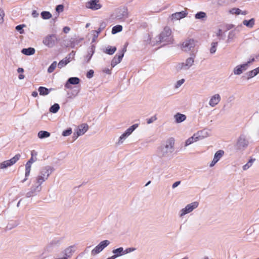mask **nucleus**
<instances>
[{
	"label": "nucleus",
	"mask_w": 259,
	"mask_h": 259,
	"mask_svg": "<svg viewBox=\"0 0 259 259\" xmlns=\"http://www.w3.org/2000/svg\"><path fill=\"white\" fill-rule=\"evenodd\" d=\"M103 72H104V73H105L107 74H110L111 73V69L107 68H105L103 69Z\"/></svg>",
	"instance_id": "bf43d9fd"
},
{
	"label": "nucleus",
	"mask_w": 259,
	"mask_h": 259,
	"mask_svg": "<svg viewBox=\"0 0 259 259\" xmlns=\"http://www.w3.org/2000/svg\"><path fill=\"white\" fill-rule=\"evenodd\" d=\"M87 7L93 10H97L100 9L102 6L99 0H91L87 3Z\"/></svg>",
	"instance_id": "a211bd4d"
},
{
	"label": "nucleus",
	"mask_w": 259,
	"mask_h": 259,
	"mask_svg": "<svg viewBox=\"0 0 259 259\" xmlns=\"http://www.w3.org/2000/svg\"><path fill=\"white\" fill-rule=\"evenodd\" d=\"M181 184V181H177L174 183L172 185V189H175L177 187Z\"/></svg>",
	"instance_id": "052dcab7"
},
{
	"label": "nucleus",
	"mask_w": 259,
	"mask_h": 259,
	"mask_svg": "<svg viewBox=\"0 0 259 259\" xmlns=\"http://www.w3.org/2000/svg\"><path fill=\"white\" fill-rule=\"evenodd\" d=\"M53 171V167L50 166H46L42 168L35 178L34 185L31 187L30 191L26 193V197H30L39 192L41 190V184L48 180Z\"/></svg>",
	"instance_id": "f257e3e1"
},
{
	"label": "nucleus",
	"mask_w": 259,
	"mask_h": 259,
	"mask_svg": "<svg viewBox=\"0 0 259 259\" xmlns=\"http://www.w3.org/2000/svg\"><path fill=\"white\" fill-rule=\"evenodd\" d=\"M175 140L174 138L168 139L157 148L156 151L157 156L161 158L170 157L175 150Z\"/></svg>",
	"instance_id": "f03ea898"
},
{
	"label": "nucleus",
	"mask_w": 259,
	"mask_h": 259,
	"mask_svg": "<svg viewBox=\"0 0 259 259\" xmlns=\"http://www.w3.org/2000/svg\"><path fill=\"white\" fill-rule=\"evenodd\" d=\"M242 23L244 25L248 28H252L255 23V20L254 18H251L249 20H244L243 21Z\"/></svg>",
	"instance_id": "c756f323"
},
{
	"label": "nucleus",
	"mask_w": 259,
	"mask_h": 259,
	"mask_svg": "<svg viewBox=\"0 0 259 259\" xmlns=\"http://www.w3.org/2000/svg\"><path fill=\"white\" fill-rule=\"evenodd\" d=\"M182 49L184 52L195 55L198 51L197 41L193 39H187L182 43Z\"/></svg>",
	"instance_id": "20e7f679"
},
{
	"label": "nucleus",
	"mask_w": 259,
	"mask_h": 259,
	"mask_svg": "<svg viewBox=\"0 0 259 259\" xmlns=\"http://www.w3.org/2000/svg\"><path fill=\"white\" fill-rule=\"evenodd\" d=\"M95 52V47L92 46L91 48L89 49L88 52V55L85 56V59L87 62H89L90 60L91 59L93 55Z\"/></svg>",
	"instance_id": "7c9ffc66"
},
{
	"label": "nucleus",
	"mask_w": 259,
	"mask_h": 259,
	"mask_svg": "<svg viewBox=\"0 0 259 259\" xmlns=\"http://www.w3.org/2000/svg\"><path fill=\"white\" fill-rule=\"evenodd\" d=\"M110 242L108 240H105L101 241L91 251V254L93 255H96L101 252L104 248L108 246Z\"/></svg>",
	"instance_id": "9b49d317"
},
{
	"label": "nucleus",
	"mask_w": 259,
	"mask_h": 259,
	"mask_svg": "<svg viewBox=\"0 0 259 259\" xmlns=\"http://www.w3.org/2000/svg\"><path fill=\"white\" fill-rule=\"evenodd\" d=\"M32 15L34 18H36L38 16V13L35 10H34L32 13Z\"/></svg>",
	"instance_id": "e2e57ef3"
},
{
	"label": "nucleus",
	"mask_w": 259,
	"mask_h": 259,
	"mask_svg": "<svg viewBox=\"0 0 259 259\" xmlns=\"http://www.w3.org/2000/svg\"><path fill=\"white\" fill-rule=\"evenodd\" d=\"M75 56V52L72 51L64 59L69 63L74 58Z\"/></svg>",
	"instance_id": "79ce46f5"
},
{
	"label": "nucleus",
	"mask_w": 259,
	"mask_h": 259,
	"mask_svg": "<svg viewBox=\"0 0 259 259\" xmlns=\"http://www.w3.org/2000/svg\"><path fill=\"white\" fill-rule=\"evenodd\" d=\"M218 45V41H213L211 43V46L209 49V52L211 54H213L216 52Z\"/></svg>",
	"instance_id": "72a5a7b5"
},
{
	"label": "nucleus",
	"mask_w": 259,
	"mask_h": 259,
	"mask_svg": "<svg viewBox=\"0 0 259 259\" xmlns=\"http://www.w3.org/2000/svg\"><path fill=\"white\" fill-rule=\"evenodd\" d=\"M206 14L203 12H199L196 13L195 15V18L196 19H201L205 18Z\"/></svg>",
	"instance_id": "4c0bfd02"
},
{
	"label": "nucleus",
	"mask_w": 259,
	"mask_h": 259,
	"mask_svg": "<svg viewBox=\"0 0 259 259\" xmlns=\"http://www.w3.org/2000/svg\"><path fill=\"white\" fill-rule=\"evenodd\" d=\"M31 164H29L28 163H26L25 164V175L26 176V177H28L30 175V171H31Z\"/></svg>",
	"instance_id": "58836bf2"
},
{
	"label": "nucleus",
	"mask_w": 259,
	"mask_h": 259,
	"mask_svg": "<svg viewBox=\"0 0 259 259\" xmlns=\"http://www.w3.org/2000/svg\"><path fill=\"white\" fill-rule=\"evenodd\" d=\"M72 133V129L71 128H69L66 130H65L62 133V136L64 137H67L70 135Z\"/></svg>",
	"instance_id": "8fccbe9b"
},
{
	"label": "nucleus",
	"mask_w": 259,
	"mask_h": 259,
	"mask_svg": "<svg viewBox=\"0 0 259 259\" xmlns=\"http://www.w3.org/2000/svg\"><path fill=\"white\" fill-rule=\"evenodd\" d=\"M199 206V202L194 201L188 204L184 208L181 209L179 211V216L181 218L183 217L187 214L191 213Z\"/></svg>",
	"instance_id": "6e6552de"
},
{
	"label": "nucleus",
	"mask_w": 259,
	"mask_h": 259,
	"mask_svg": "<svg viewBox=\"0 0 259 259\" xmlns=\"http://www.w3.org/2000/svg\"><path fill=\"white\" fill-rule=\"evenodd\" d=\"M188 12L186 9L179 12H176L172 14L169 17V20L171 22L180 20L188 15Z\"/></svg>",
	"instance_id": "f8f14e48"
},
{
	"label": "nucleus",
	"mask_w": 259,
	"mask_h": 259,
	"mask_svg": "<svg viewBox=\"0 0 259 259\" xmlns=\"http://www.w3.org/2000/svg\"><path fill=\"white\" fill-rule=\"evenodd\" d=\"M198 140L196 134H194L192 137L188 138L185 142V146H189V145L197 141Z\"/></svg>",
	"instance_id": "cd10ccee"
},
{
	"label": "nucleus",
	"mask_w": 259,
	"mask_h": 259,
	"mask_svg": "<svg viewBox=\"0 0 259 259\" xmlns=\"http://www.w3.org/2000/svg\"><path fill=\"white\" fill-rule=\"evenodd\" d=\"M253 160L250 159L248 162L243 166V169L244 170L248 169L252 164Z\"/></svg>",
	"instance_id": "de8ad7c7"
},
{
	"label": "nucleus",
	"mask_w": 259,
	"mask_h": 259,
	"mask_svg": "<svg viewBox=\"0 0 259 259\" xmlns=\"http://www.w3.org/2000/svg\"><path fill=\"white\" fill-rule=\"evenodd\" d=\"M46 257L44 256V254H41L37 256V259H45Z\"/></svg>",
	"instance_id": "0e129e2a"
},
{
	"label": "nucleus",
	"mask_w": 259,
	"mask_h": 259,
	"mask_svg": "<svg viewBox=\"0 0 259 259\" xmlns=\"http://www.w3.org/2000/svg\"><path fill=\"white\" fill-rule=\"evenodd\" d=\"M80 92V89L77 88L74 89L71 93V95L69 96V98H75L76 97Z\"/></svg>",
	"instance_id": "a18cd8bd"
},
{
	"label": "nucleus",
	"mask_w": 259,
	"mask_h": 259,
	"mask_svg": "<svg viewBox=\"0 0 259 259\" xmlns=\"http://www.w3.org/2000/svg\"><path fill=\"white\" fill-rule=\"evenodd\" d=\"M37 136L39 139L46 138L50 136V133L47 131H41L38 133Z\"/></svg>",
	"instance_id": "473e14b6"
},
{
	"label": "nucleus",
	"mask_w": 259,
	"mask_h": 259,
	"mask_svg": "<svg viewBox=\"0 0 259 259\" xmlns=\"http://www.w3.org/2000/svg\"><path fill=\"white\" fill-rule=\"evenodd\" d=\"M94 71L93 70H90L87 73V77L88 78H91L93 77L94 75Z\"/></svg>",
	"instance_id": "13d9d810"
},
{
	"label": "nucleus",
	"mask_w": 259,
	"mask_h": 259,
	"mask_svg": "<svg viewBox=\"0 0 259 259\" xmlns=\"http://www.w3.org/2000/svg\"><path fill=\"white\" fill-rule=\"evenodd\" d=\"M68 63V62L64 58L59 62L58 66L59 68H62V67L66 65Z\"/></svg>",
	"instance_id": "49530a36"
},
{
	"label": "nucleus",
	"mask_w": 259,
	"mask_h": 259,
	"mask_svg": "<svg viewBox=\"0 0 259 259\" xmlns=\"http://www.w3.org/2000/svg\"><path fill=\"white\" fill-rule=\"evenodd\" d=\"M57 42V37L54 34H50L45 36L42 40L43 44L46 47L51 48L55 46Z\"/></svg>",
	"instance_id": "9d476101"
},
{
	"label": "nucleus",
	"mask_w": 259,
	"mask_h": 259,
	"mask_svg": "<svg viewBox=\"0 0 259 259\" xmlns=\"http://www.w3.org/2000/svg\"><path fill=\"white\" fill-rule=\"evenodd\" d=\"M70 30V28L68 26H65L63 28V32L65 33H68Z\"/></svg>",
	"instance_id": "680f3d73"
},
{
	"label": "nucleus",
	"mask_w": 259,
	"mask_h": 259,
	"mask_svg": "<svg viewBox=\"0 0 259 259\" xmlns=\"http://www.w3.org/2000/svg\"><path fill=\"white\" fill-rule=\"evenodd\" d=\"M124 56V52H121L119 55H116L114 56L111 62L112 67H114L117 64L119 63Z\"/></svg>",
	"instance_id": "aec40b11"
},
{
	"label": "nucleus",
	"mask_w": 259,
	"mask_h": 259,
	"mask_svg": "<svg viewBox=\"0 0 259 259\" xmlns=\"http://www.w3.org/2000/svg\"><path fill=\"white\" fill-rule=\"evenodd\" d=\"M35 49L31 47L26 49H23L21 51V53L22 54L27 56L32 55L35 53Z\"/></svg>",
	"instance_id": "c85d7f7f"
},
{
	"label": "nucleus",
	"mask_w": 259,
	"mask_h": 259,
	"mask_svg": "<svg viewBox=\"0 0 259 259\" xmlns=\"http://www.w3.org/2000/svg\"><path fill=\"white\" fill-rule=\"evenodd\" d=\"M217 36L220 37L222 35V30L219 29L216 33Z\"/></svg>",
	"instance_id": "69168bd1"
},
{
	"label": "nucleus",
	"mask_w": 259,
	"mask_h": 259,
	"mask_svg": "<svg viewBox=\"0 0 259 259\" xmlns=\"http://www.w3.org/2000/svg\"><path fill=\"white\" fill-rule=\"evenodd\" d=\"M59 109V105L57 103H55L50 108L49 111L51 113H56L58 111Z\"/></svg>",
	"instance_id": "f704fd0d"
},
{
	"label": "nucleus",
	"mask_w": 259,
	"mask_h": 259,
	"mask_svg": "<svg viewBox=\"0 0 259 259\" xmlns=\"http://www.w3.org/2000/svg\"><path fill=\"white\" fill-rule=\"evenodd\" d=\"M195 57L194 54H191L184 62L177 63L175 66V69L178 72L190 69L194 64Z\"/></svg>",
	"instance_id": "7ed1b4c3"
},
{
	"label": "nucleus",
	"mask_w": 259,
	"mask_h": 259,
	"mask_svg": "<svg viewBox=\"0 0 259 259\" xmlns=\"http://www.w3.org/2000/svg\"><path fill=\"white\" fill-rule=\"evenodd\" d=\"M248 68L244 64H239L235 67L233 69V72L234 75H239L241 74L244 71Z\"/></svg>",
	"instance_id": "6ab92c4d"
},
{
	"label": "nucleus",
	"mask_w": 259,
	"mask_h": 259,
	"mask_svg": "<svg viewBox=\"0 0 259 259\" xmlns=\"http://www.w3.org/2000/svg\"><path fill=\"white\" fill-rule=\"evenodd\" d=\"M248 14V12L247 11H241V13H240V14H241L242 15H246Z\"/></svg>",
	"instance_id": "338daca9"
},
{
	"label": "nucleus",
	"mask_w": 259,
	"mask_h": 259,
	"mask_svg": "<svg viewBox=\"0 0 259 259\" xmlns=\"http://www.w3.org/2000/svg\"><path fill=\"white\" fill-rule=\"evenodd\" d=\"M24 25H17L16 27V29L18 31H19L20 33L22 34L24 32V30H23V28L24 27Z\"/></svg>",
	"instance_id": "864d4df0"
},
{
	"label": "nucleus",
	"mask_w": 259,
	"mask_h": 259,
	"mask_svg": "<svg viewBox=\"0 0 259 259\" xmlns=\"http://www.w3.org/2000/svg\"><path fill=\"white\" fill-rule=\"evenodd\" d=\"M196 134L198 140H201L206 138L210 135V132L209 130L204 129L203 130L198 131Z\"/></svg>",
	"instance_id": "412c9836"
},
{
	"label": "nucleus",
	"mask_w": 259,
	"mask_h": 259,
	"mask_svg": "<svg viewBox=\"0 0 259 259\" xmlns=\"http://www.w3.org/2000/svg\"><path fill=\"white\" fill-rule=\"evenodd\" d=\"M116 51V48L115 47H112L108 46L103 52L106 54L111 55H113Z\"/></svg>",
	"instance_id": "2f4dec72"
},
{
	"label": "nucleus",
	"mask_w": 259,
	"mask_h": 259,
	"mask_svg": "<svg viewBox=\"0 0 259 259\" xmlns=\"http://www.w3.org/2000/svg\"><path fill=\"white\" fill-rule=\"evenodd\" d=\"M254 58H250L246 62L244 63V65H246V67L248 68L250 65L254 61Z\"/></svg>",
	"instance_id": "5fc2aeb1"
},
{
	"label": "nucleus",
	"mask_w": 259,
	"mask_h": 259,
	"mask_svg": "<svg viewBox=\"0 0 259 259\" xmlns=\"http://www.w3.org/2000/svg\"><path fill=\"white\" fill-rule=\"evenodd\" d=\"M5 14L4 10L0 8V25H3L4 23V17Z\"/></svg>",
	"instance_id": "c03bdc74"
},
{
	"label": "nucleus",
	"mask_w": 259,
	"mask_h": 259,
	"mask_svg": "<svg viewBox=\"0 0 259 259\" xmlns=\"http://www.w3.org/2000/svg\"><path fill=\"white\" fill-rule=\"evenodd\" d=\"M259 73V67L247 72L246 75H247V79H250Z\"/></svg>",
	"instance_id": "bb28decb"
},
{
	"label": "nucleus",
	"mask_w": 259,
	"mask_h": 259,
	"mask_svg": "<svg viewBox=\"0 0 259 259\" xmlns=\"http://www.w3.org/2000/svg\"><path fill=\"white\" fill-rule=\"evenodd\" d=\"M156 120H157V117H156V115H155L151 117L150 118L147 119L146 121H147V123L148 124H150V123H153Z\"/></svg>",
	"instance_id": "3c124183"
},
{
	"label": "nucleus",
	"mask_w": 259,
	"mask_h": 259,
	"mask_svg": "<svg viewBox=\"0 0 259 259\" xmlns=\"http://www.w3.org/2000/svg\"><path fill=\"white\" fill-rule=\"evenodd\" d=\"M248 145L249 141L246 136L244 134H241L238 138L235 147L237 150H244Z\"/></svg>",
	"instance_id": "423d86ee"
},
{
	"label": "nucleus",
	"mask_w": 259,
	"mask_h": 259,
	"mask_svg": "<svg viewBox=\"0 0 259 259\" xmlns=\"http://www.w3.org/2000/svg\"><path fill=\"white\" fill-rule=\"evenodd\" d=\"M89 129V126L87 123H83L78 126L76 130V136L75 139H77L79 136L83 135Z\"/></svg>",
	"instance_id": "f3484780"
},
{
	"label": "nucleus",
	"mask_w": 259,
	"mask_h": 259,
	"mask_svg": "<svg viewBox=\"0 0 259 259\" xmlns=\"http://www.w3.org/2000/svg\"><path fill=\"white\" fill-rule=\"evenodd\" d=\"M117 17L118 19H120L127 18L128 17L127 9L125 8L120 9L119 10L118 13L117 15Z\"/></svg>",
	"instance_id": "b1692460"
},
{
	"label": "nucleus",
	"mask_w": 259,
	"mask_h": 259,
	"mask_svg": "<svg viewBox=\"0 0 259 259\" xmlns=\"http://www.w3.org/2000/svg\"><path fill=\"white\" fill-rule=\"evenodd\" d=\"M33 153H35V156L37 155V152L34 150L32 151L31 153V157L30 158V159L27 162V163L31 164H32L33 162L36 161L37 159L36 157H33Z\"/></svg>",
	"instance_id": "a19ab883"
},
{
	"label": "nucleus",
	"mask_w": 259,
	"mask_h": 259,
	"mask_svg": "<svg viewBox=\"0 0 259 259\" xmlns=\"http://www.w3.org/2000/svg\"><path fill=\"white\" fill-rule=\"evenodd\" d=\"M104 27L105 25L104 24H102L100 26V27L98 29V30L94 31V33H97V36H98L99 33L102 30Z\"/></svg>",
	"instance_id": "4d7b16f0"
},
{
	"label": "nucleus",
	"mask_w": 259,
	"mask_h": 259,
	"mask_svg": "<svg viewBox=\"0 0 259 259\" xmlns=\"http://www.w3.org/2000/svg\"><path fill=\"white\" fill-rule=\"evenodd\" d=\"M135 250H136V248H134V247L127 248L125 249H123L124 255L126 254L129 253H131V252L135 251Z\"/></svg>",
	"instance_id": "603ef678"
},
{
	"label": "nucleus",
	"mask_w": 259,
	"mask_h": 259,
	"mask_svg": "<svg viewBox=\"0 0 259 259\" xmlns=\"http://www.w3.org/2000/svg\"><path fill=\"white\" fill-rule=\"evenodd\" d=\"M230 13L231 14H236V15H240V13H241V10L239 8H233L230 10Z\"/></svg>",
	"instance_id": "37998d69"
},
{
	"label": "nucleus",
	"mask_w": 259,
	"mask_h": 259,
	"mask_svg": "<svg viewBox=\"0 0 259 259\" xmlns=\"http://www.w3.org/2000/svg\"><path fill=\"white\" fill-rule=\"evenodd\" d=\"M38 95V93L36 91H34L32 93V96L33 97H36Z\"/></svg>",
	"instance_id": "774afa93"
},
{
	"label": "nucleus",
	"mask_w": 259,
	"mask_h": 259,
	"mask_svg": "<svg viewBox=\"0 0 259 259\" xmlns=\"http://www.w3.org/2000/svg\"><path fill=\"white\" fill-rule=\"evenodd\" d=\"M138 126V124H135L128 128L118 138L116 144L120 145L123 143L127 137H128L137 128Z\"/></svg>",
	"instance_id": "0eeeda50"
},
{
	"label": "nucleus",
	"mask_w": 259,
	"mask_h": 259,
	"mask_svg": "<svg viewBox=\"0 0 259 259\" xmlns=\"http://www.w3.org/2000/svg\"><path fill=\"white\" fill-rule=\"evenodd\" d=\"M240 27L241 26H238L234 30L229 32L228 36V42L232 41L233 39L236 37L237 33H239L240 31Z\"/></svg>",
	"instance_id": "4be33fe9"
},
{
	"label": "nucleus",
	"mask_w": 259,
	"mask_h": 259,
	"mask_svg": "<svg viewBox=\"0 0 259 259\" xmlns=\"http://www.w3.org/2000/svg\"><path fill=\"white\" fill-rule=\"evenodd\" d=\"M175 121L177 123H181L185 121L186 119V116L184 114L177 113L174 115Z\"/></svg>",
	"instance_id": "393cba45"
},
{
	"label": "nucleus",
	"mask_w": 259,
	"mask_h": 259,
	"mask_svg": "<svg viewBox=\"0 0 259 259\" xmlns=\"http://www.w3.org/2000/svg\"><path fill=\"white\" fill-rule=\"evenodd\" d=\"M122 30V26L120 25H117L114 26L112 29V33L114 34L118 32L121 31Z\"/></svg>",
	"instance_id": "c9c22d12"
},
{
	"label": "nucleus",
	"mask_w": 259,
	"mask_h": 259,
	"mask_svg": "<svg viewBox=\"0 0 259 259\" xmlns=\"http://www.w3.org/2000/svg\"><path fill=\"white\" fill-rule=\"evenodd\" d=\"M221 100V96L219 94H215L210 97L208 104L211 107H214L220 103Z\"/></svg>",
	"instance_id": "4468645a"
},
{
	"label": "nucleus",
	"mask_w": 259,
	"mask_h": 259,
	"mask_svg": "<svg viewBox=\"0 0 259 259\" xmlns=\"http://www.w3.org/2000/svg\"><path fill=\"white\" fill-rule=\"evenodd\" d=\"M172 37L171 36V30L168 27L164 28L163 31L158 36L156 41L163 43L164 45L170 44L172 42Z\"/></svg>",
	"instance_id": "39448f33"
},
{
	"label": "nucleus",
	"mask_w": 259,
	"mask_h": 259,
	"mask_svg": "<svg viewBox=\"0 0 259 259\" xmlns=\"http://www.w3.org/2000/svg\"><path fill=\"white\" fill-rule=\"evenodd\" d=\"M41 16L44 19H49L52 17V14L48 11H43L41 13Z\"/></svg>",
	"instance_id": "e433bc0d"
},
{
	"label": "nucleus",
	"mask_w": 259,
	"mask_h": 259,
	"mask_svg": "<svg viewBox=\"0 0 259 259\" xmlns=\"http://www.w3.org/2000/svg\"><path fill=\"white\" fill-rule=\"evenodd\" d=\"M224 154V151L222 150H219L217 151L214 155L212 161L209 164L210 167H213L223 157Z\"/></svg>",
	"instance_id": "dca6fc26"
},
{
	"label": "nucleus",
	"mask_w": 259,
	"mask_h": 259,
	"mask_svg": "<svg viewBox=\"0 0 259 259\" xmlns=\"http://www.w3.org/2000/svg\"><path fill=\"white\" fill-rule=\"evenodd\" d=\"M80 82V79L77 77H70L68 79L67 81L66 82L64 87L66 89H71V85H76L78 84Z\"/></svg>",
	"instance_id": "2eb2a0df"
},
{
	"label": "nucleus",
	"mask_w": 259,
	"mask_h": 259,
	"mask_svg": "<svg viewBox=\"0 0 259 259\" xmlns=\"http://www.w3.org/2000/svg\"><path fill=\"white\" fill-rule=\"evenodd\" d=\"M185 81V79H181L179 80H178L175 83V88L176 89H178L184 83Z\"/></svg>",
	"instance_id": "09e8293b"
},
{
	"label": "nucleus",
	"mask_w": 259,
	"mask_h": 259,
	"mask_svg": "<svg viewBox=\"0 0 259 259\" xmlns=\"http://www.w3.org/2000/svg\"><path fill=\"white\" fill-rule=\"evenodd\" d=\"M112 253L113 255H112V258H113L114 259H115L116 258L120 256L124 255L123 248L120 247L118 248L113 249L112 250Z\"/></svg>",
	"instance_id": "5701e85b"
},
{
	"label": "nucleus",
	"mask_w": 259,
	"mask_h": 259,
	"mask_svg": "<svg viewBox=\"0 0 259 259\" xmlns=\"http://www.w3.org/2000/svg\"><path fill=\"white\" fill-rule=\"evenodd\" d=\"M54 89L52 88L47 89L44 87H40L38 89V91L39 92V95L41 96H46L48 95L51 91H53Z\"/></svg>",
	"instance_id": "a878e982"
},
{
	"label": "nucleus",
	"mask_w": 259,
	"mask_h": 259,
	"mask_svg": "<svg viewBox=\"0 0 259 259\" xmlns=\"http://www.w3.org/2000/svg\"><path fill=\"white\" fill-rule=\"evenodd\" d=\"M20 154H17L9 160L0 163V169H5L15 164L20 158Z\"/></svg>",
	"instance_id": "1a4fd4ad"
},
{
	"label": "nucleus",
	"mask_w": 259,
	"mask_h": 259,
	"mask_svg": "<svg viewBox=\"0 0 259 259\" xmlns=\"http://www.w3.org/2000/svg\"><path fill=\"white\" fill-rule=\"evenodd\" d=\"M57 63L56 61H54L48 69L49 73L53 72L57 67Z\"/></svg>",
	"instance_id": "ea45409f"
},
{
	"label": "nucleus",
	"mask_w": 259,
	"mask_h": 259,
	"mask_svg": "<svg viewBox=\"0 0 259 259\" xmlns=\"http://www.w3.org/2000/svg\"><path fill=\"white\" fill-rule=\"evenodd\" d=\"M64 7L62 5H58L56 8V11L58 12H62L63 11Z\"/></svg>",
	"instance_id": "6e6d98bb"
},
{
	"label": "nucleus",
	"mask_w": 259,
	"mask_h": 259,
	"mask_svg": "<svg viewBox=\"0 0 259 259\" xmlns=\"http://www.w3.org/2000/svg\"><path fill=\"white\" fill-rule=\"evenodd\" d=\"M76 246L71 245L66 248L61 252L60 256L64 257L65 259H68L71 257L73 253L76 250Z\"/></svg>",
	"instance_id": "ddd939ff"
}]
</instances>
